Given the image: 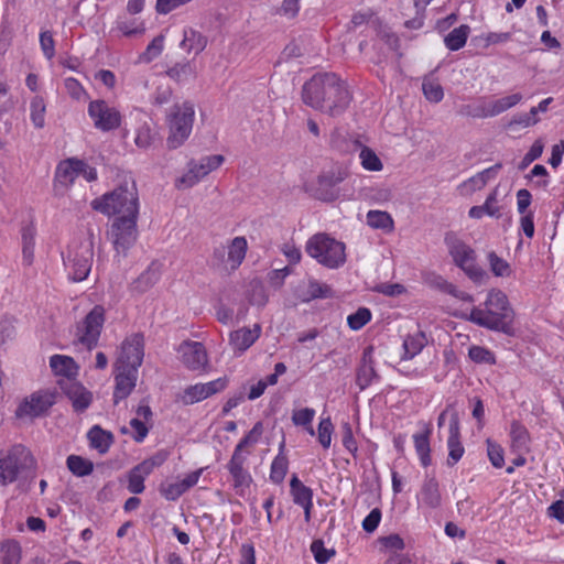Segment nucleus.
<instances>
[{
	"instance_id": "nucleus-1",
	"label": "nucleus",
	"mask_w": 564,
	"mask_h": 564,
	"mask_svg": "<svg viewBox=\"0 0 564 564\" xmlns=\"http://www.w3.org/2000/svg\"><path fill=\"white\" fill-rule=\"evenodd\" d=\"M513 316L507 295L494 289L487 295L484 310L474 307L470 311L469 321L491 330L510 334Z\"/></svg>"
},
{
	"instance_id": "nucleus-2",
	"label": "nucleus",
	"mask_w": 564,
	"mask_h": 564,
	"mask_svg": "<svg viewBox=\"0 0 564 564\" xmlns=\"http://www.w3.org/2000/svg\"><path fill=\"white\" fill-rule=\"evenodd\" d=\"M91 208L107 216H138L139 196L134 181L126 180L113 191L94 199L91 202Z\"/></svg>"
},
{
	"instance_id": "nucleus-3",
	"label": "nucleus",
	"mask_w": 564,
	"mask_h": 564,
	"mask_svg": "<svg viewBox=\"0 0 564 564\" xmlns=\"http://www.w3.org/2000/svg\"><path fill=\"white\" fill-rule=\"evenodd\" d=\"M306 252L319 264L337 269L346 262V247L326 234H316L306 242Z\"/></svg>"
},
{
	"instance_id": "nucleus-4",
	"label": "nucleus",
	"mask_w": 564,
	"mask_h": 564,
	"mask_svg": "<svg viewBox=\"0 0 564 564\" xmlns=\"http://www.w3.org/2000/svg\"><path fill=\"white\" fill-rule=\"evenodd\" d=\"M195 117L194 105L191 101L175 104L167 117L169 137L166 145L171 150L180 148L189 137Z\"/></svg>"
},
{
	"instance_id": "nucleus-5",
	"label": "nucleus",
	"mask_w": 564,
	"mask_h": 564,
	"mask_svg": "<svg viewBox=\"0 0 564 564\" xmlns=\"http://www.w3.org/2000/svg\"><path fill=\"white\" fill-rule=\"evenodd\" d=\"M444 241L453 262L474 282L481 283L487 273L476 263L475 250L454 232L446 234Z\"/></svg>"
},
{
	"instance_id": "nucleus-6",
	"label": "nucleus",
	"mask_w": 564,
	"mask_h": 564,
	"mask_svg": "<svg viewBox=\"0 0 564 564\" xmlns=\"http://www.w3.org/2000/svg\"><path fill=\"white\" fill-rule=\"evenodd\" d=\"M106 321V310L102 305H95L86 316L76 324L75 336L79 344L91 350L98 340Z\"/></svg>"
},
{
	"instance_id": "nucleus-7",
	"label": "nucleus",
	"mask_w": 564,
	"mask_h": 564,
	"mask_svg": "<svg viewBox=\"0 0 564 564\" xmlns=\"http://www.w3.org/2000/svg\"><path fill=\"white\" fill-rule=\"evenodd\" d=\"M31 452L23 445L13 446L6 457L0 459V484L8 485L17 480L19 474L34 466Z\"/></svg>"
},
{
	"instance_id": "nucleus-8",
	"label": "nucleus",
	"mask_w": 564,
	"mask_h": 564,
	"mask_svg": "<svg viewBox=\"0 0 564 564\" xmlns=\"http://www.w3.org/2000/svg\"><path fill=\"white\" fill-rule=\"evenodd\" d=\"M94 246L90 240H85L68 251L66 267L73 281H84L93 265Z\"/></svg>"
},
{
	"instance_id": "nucleus-9",
	"label": "nucleus",
	"mask_w": 564,
	"mask_h": 564,
	"mask_svg": "<svg viewBox=\"0 0 564 564\" xmlns=\"http://www.w3.org/2000/svg\"><path fill=\"white\" fill-rule=\"evenodd\" d=\"M138 216L117 217L110 227V238L118 254L126 256L138 238Z\"/></svg>"
},
{
	"instance_id": "nucleus-10",
	"label": "nucleus",
	"mask_w": 564,
	"mask_h": 564,
	"mask_svg": "<svg viewBox=\"0 0 564 564\" xmlns=\"http://www.w3.org/2000/svg\"><path fill=\"white\" fill-rule=\"evenodd\" d=\"M327 88L322 112L330 117L340 116L347 109L351 100L347 84L334 74V77H330V84Z\"/></svg>"
},
{
	"instance_id": "nucleus-11",
	"label": "nucleus",
	"mask_w": 564,
	"mask_h": 564,
	"mask_svg": "<svg viewBox=\"0 0 564 564\" xmlns=\"http://www.w3.org/2000/svg\"><path fill=\"white\" fill-rule=\"evenodd\" d=\"M88 115L94 122V127L102 132L116 130L121 124L119 110L101 99L89 102Z\"/></svg>"
},
{
	"instance_id": "nucleus-12",
	"label": "nucleus",
	"mask_w": 564,
	"mask_h": 564,
	"mask_svg": "<svg viewBox=\"0 0 564 564\" xmlns=\"http://www.w3.org/2000/svg\"><path fill=\"white\" fill-rule=\"evenodd\" d=\"M225 161L220 154L202 158L198 162L191 161L188 171L177 180V187L188 188L197 184L203 177L217 170Z\"/></svg>"
},
{
	"instance_id": "nucleus-13",
	"label": "nucleus",
	"mask_w": 564,
	"mask_h": 564,
	"mask_svg": "<svg viewBox=\"0 0 564 564\" xmlns=\"http://www.w3.org/2000/svg\"><path fill=\"white\" fill-rule=\"evenodd\" d=\"M144 338L141 334H132L122 344L115 367L131 368L138 370L143 361Z\"/></svg>"
},
{
	"instance_id": "nucleus-14",
	"label": "nucleus",
	"mask_w": 564,
	"mask_h": 564,
	"mask_svg": "<svg viewBox=\"0 0 564 564\" xmlns=\"http://www.w3.org/2000/svg\"><path fill=\"white\" fill-rule=\"evenodd\" d=\"M330 77H334V73L316 74L303 85L302 99L305 105L322 111Z\"/></svg>"
},
{
	"instance_id": "nucleus-15",
	"label": "nucleus",
	"mask_w": 564,
	"mask_h": 564,
	"mask_svg": "<svg viewBox=\"0 0 564 564\" xmlns=\"http://www.w3.org/2000/svg\"><path fill=\"white\" fill-rule=\"evenodd\" d=\"M443 495L441 485L435 476L426 475L416 495L417 509L431 511L441 508Z\"/></svg>"
},
{
	"instance_id": "nucleus-16",
	"label": "nucleus",
	"mask_w": 564,
	"mask_h": 564,
	"mask_svg": "<svg viewBox=\"0 0 564 564\" xmlns=\"http://www.w3.org/2000/svg\"><path fill=\"white\" fill-rule=\"evenodd\" d=\"M54 395L48 392L37 391L24 399L15 410L19 419L37 417L44 414L53 404Z\"/></svg>"
},
{
	"instance_id": "nucleus-17",
	"label": "nucleus",
	"mask_w": 564,
	"mask_h": 564,
	"mask_svg": "<svg viewBox=\"0 0 564 564\" xmlns=\"http://www.w3.org/2000/svg\"><path fill=\"white\" fill-rule=\"evenodd\" d=\"M181 360L189 370H205L208 365L207 351L202 343L186 340L178 347Z\"/></svg>"
},
{
	"instance_id": "nucleus-18",
	"label": "nucleus",
	"mask_w": 564,
	"mask_h": 564,
	"mask_svg": "<svg viewBox=\"0 0 564 564\" xmlns=\"http://www.w3.org/2000/svg\"><path fill=\"white\" fill-rule=\"evenodd\" d=\"M228 384L226 377L218 378L207 383H196L187 387L184 390L182 400L185 404H194L199 401L207 399L220 391H223Z\"/></svg>"
},
{
	"instance_id": "nucleus-19",
	"label": "nucleus",
	"mask_w": 564,
	"mask_h": 564,
	"mask_svg": "<svg viewBox=\"0 0 564 564\" xmlns=\"http://www.w3.org/2000/svg\"><path fill=\"white\" fill-rule=\"evenodd\" d=\"M522 94L516 93L496 100L484 102L475 109L473 116L477 118L496 117L517 106L522 100Z\"/></svg>"
},
{
	"instance_id": "nucleus-20",
	"label": "nucleus",
	"mask_w": 564,
	"mask_h": 564,
	"mask_svg": "<svg viewBox=\"0 0 564 564\" xmlns=\"http://www.w3.org/2000/svg\"><path fill=\"white\" fill-rule=\"evenodd\" d=\"M373 351L372 346H368L364 349L360 366L356 375V384L360 390H365L379 379V375L375 369Z\"/></svg>"
},
{
	"instance_id": "nucleus-21",
	"label": "nucleus",
	"mask_w": 564,
	"mask_h": 564,
	"mask_svg": "<svg viewBox=\"0 0 564 564\" xmlns=\"http://www.w3.org/2000/svg\"><path fill=\"white\" fill-rule=\"evenodd\" d=\"M113 401L117 404L130 395L137 384L138 370L116 367Z\"/></svg>"
},
{
	"instance_id": "nucleus-22",
	"label": "nucleus",
	"mask_w": 564,
	"mask_h": 564,
	"mask_svg": "<svg viewBox=\"0 0 564 564\" xmlns=\"http://www.w3.org/2000/svg\"><path fill=\"white\" fill-rule=\"evenodd\" d=\"M61 384L76 412H84L90 405L93 394L83 384L76 381H66Z\"/></svg>"
},
{
	"instance_id": "nucleus-23",
	"label": "nucleus",
	"mask_w": 564,
	"mask_h": 564,
	"mask_svg": "<svg viewBox=\"0 0 564 564\" xmlns=\"http://www.w3.org/2000/svg\"><path fill=\"white\" fill-rule=\"evenodd\" d=\"M448 458L447 464L453 466L455 465L464 454V447L459 441L460 432H459V417L456 411L451 413L449 427H448Z\"/></svg>"
},
{
	"instance_id": "nucleus-24",
	"label": "nucleus",
	"mask_w": 564,
	"mask_h": 564,
	"mask_svg": "<svg viewBox=\"0 0 564 564\" xmlns=\"http://www.w3.org/2000/svg\"><path fill=\"white\" fill-rule=\"evenodd\" d=\"M158 463L154 459H145L134 466L128 474V490L138 495L144 491V480L153 471Z\"/></svg>"
},
{
	"instance_id": "nucleus-25",
	"label": "nucleus",
	"mask_w": 564,
	"mask_h": 564,
	"mask_svg": "<svg viewBox=\"0 0 564 564\" xmlns=\"http://www.w3.org/2000/svg\"><path fill=\"white\" fill-rule=\"evenodd\" d=\"M500 169L501 164L498 163L469 177L458 186L460 195L468 196L477 191H480L486 186L490 178L495 177Z\"/></svg>"
},
{
	"instance_id": "nucleus-26",
	"label": "nucleus",
	"mask_w": 564,
	"mask_h": 564,
	"mask_svg": "<svg viewBox=\"0 0 564 564\" xmlns=\"http://www.w3.org/2000/svg\"><path fill=\"white\" fill-rule=\"evenodd\" d=\"M261 334L260 325L256 324L253 328L242 327L230 334V346L236 352H243L259 338Z\"/></svg>"
},
{
	"instance_id": "nucleus-27",
	"label": "nucleus",
	"mask_w": 564,
	"mask_h": 564,
	"mask_svg": "<svg viewBox=\"0 0 564 564\" xmlns=\"http://www.w3.org/2000/svg\"><path fill=\"white\" fill-rule=\"evenodd\" d=\"M35 236L34 223L31 220L23 224L21 228L22 263L26 267L32 265L34 261Z\"/></svg>"
},
{
	"instance_id": "nucleus-28",
	"label": "nucleus",
	"mask_w": 564,
	"mask_h": 564,
	"mask_svg": "<svg viewBox=\"0 0 564 564\" xmlns=\"http://www.w3.org/2000/svg\"><path fill=\"white\" fill-rule=\"evenodd\" d=\"M343 181L340 175L335 173H324L317 178V188L315 196L324 202H332L336 199L337 193L335 187Z\"/></svg>"
},
{
	"instance_id": "nucleus-29",
	"label": "nucleus",
	"mask_w": 564,
	"mask_h": 564,
	"mask_svg": "<svg viewBox=\"0 0 564 564\" xmlns=\"http://www.w3.org/2000/svg\"><path fill=\"white\" fill-rule=\"evenodd\" d=\"M80 166H83V160L76 158L62 161L56 169V182L65 187L70 186L79 176L78 167Z\"/></svg>"
},
{
	"instance_id": "nucleus-30",
	"label": "nucleus",
	"mask_w": 564,
	"mask_h": 564,
	"mask_svg": "<svg viewBox=\"0 0 564 564\" xmlns=\"http://www.w3.org/2000/svg\"><path fill=\"white\" fill-rule=\"evenodd\" d=\"M245 463L246 457L242 454L234 453L227 465L235 488L248 487L251 482V476L243 467Z\"/></svg>"
},
{
	"instance_id": "nucleus-31",
	"label": "nucleus",
	"mask_w": 564,
	"mask_h": 564,
	"mask_svg": "<svg viewBox=\"0 0 564 564\" xmlns=\"http://www.w3.org/2000/svg\"><path fill=\"white\" fill-rule=\"evenodd\" d=\"M425 282L446 294H449L462 301L473 302V296L466 292L459 291L453 283L448 282L442 275L436 273H429L425 276Z\"/></svg>"
},
{
	"instance_id": "nucleus-32",
	"label": "nucleus",
	"mask_w": 564,
	"mask_h": 564,
	"mask_svg": "<svg viewBox=\"0 0 564 564\" xmlns=\"http://www.w3.org/2000/svg\"><path fill=\"white\" fill-rule=\"evenodd\" d=\"M207 43L208 39L202 32L193 28H185L183 30V40L181 42V47L187 53L193 52L197 55L206 48Z\"/></svg>"
},
{
	"instance_id": "nucleus-33",
	"label": "nucleus",
	"mask_w": 564,
	"mask_h": 564,
	"mask_svg": "<svg viewBox=\"0 0 564 564\" xmlns=\"http://www.w3.org/2000/svg\"><path fill=\"white\" fill-rule=\"evenodd\" d=\"M226 248L227 268H229V270L238 269L247 253L248 243L246 238L235 237L232 240H230Z\"/></svg>"
},
{
	"instance_id": "nucleus-34",
	"label": "nucleus",
	"mask_w": 564,
	"mask_h": 564,
	"mask_svg": "<svg viewBox=\"0 0 564 564\" xmlns=\"http://www.w3.org/2000/svg\"><path fill=\"white\" fill-rule=\"evenodd\" d=\"M511 448L514 452L525 453L530 448L531 437L528 429L519 421H512L510 425Z\"/></svg>"
},
{
	"instance_id": "nucleus-35",
	"label": "nucleus",
	"mask_w": 564,
	"mask_h": 564,
	"mask_svg": "<svg viewBox=\"0 0 564 564\" xmlns=\"http://www.w3.org/2000/svg\"><path fill=\"white\" fill-rule=\"evenodd\" d=\"M432 430L429 425H424V430L421 433L413 435L414 447L420 458L422 466L427 467L432 463L431 458V446L430 435Z\"/></svg>"
},
{
	"instance_id": "nucleus-36",
	"label": "nucleus",
	"mask_w": 564,
	"mask_h": 564,
	"mask_svg": "<svg viewBox=\"0 0 564 564\" xmlns=\"http://www.w3.org/2000/svg\"><path fill=\"white\" fill-rule=\"evenodd\" d=\"M50 366L57 376H63L67 381L77 375L78 367L72 357L54 355L50 358Z\"/></svg>"
},
{
	"instance_id": "nucleus-37",
	"label": "nucleus",
	"mask_w": 564,
	"mask_h": 564,
	"mask_svg": "<svg viewBox=\"0 0 564 564\" xmlns=\"http://www.w3.org/2000/svg\"><path fill=\"white\" fill-rule=\"evenodd\" d=\"M87 438L91 448L100 454H105L113 443V435L102 430L99 425H94L87 433Z\"/></svg>"
},
{
	"instance_id": "nucleus-38",
	"label": "nucleus",
	"mask_w": 564,
	"mask_h": 564,
	"mask_svg": "<svg viewBox=\"0 0 564 564\" xmlns=\"http://www.w3.org/2000/svg\"><path fill=\"white\" fill-rule=\"evenodd\" d=\"M427 338L425 333L422 330H416L413 334H409L403 340V355L402 359H412L416 355H419L422 349L426 346Z\"/></svg>"
},
{
	"instance_id": "nucleus-39",
	"label": "nucleus",
	"mask_w": 564,
	"mask_h": 564,
	"mask_svg": "<svg viewBox=\"0 0 564 564\" xmlns=\"http://www.w3.org/2000/svg\"><path fill=\"white\" fill-rule=\"evenodd\" d=\"M160 276L161 272L159 265L152 263L133 281L131 288L138 293H144L159 281Z\"/></svg>"
},
{
	"instance_id": "nucleus-40",
	"label": "nucleus",
	"mask_w": 564,
	"mask_h": 564,
	"mask_svg": "<svg viewBox=\"0 0 564 564\" xmlns=\"http://www.w3.org/2000/svg\"><path fill=\"white\" fill-rule=\"evenodd\" d=\"M291 495L293 497V501L299 506H307L313 502V491L311 488L306 487L296 475L291 478L290 481Z\"/></svg>"
},
{
	"instance_id": "nucleus-41",
	"label": "nucleus",
	"mask_w": 564,
	"mask_h": 564,
	"mask_svg": "<svg viewBox=\"0 0 564 564\" xmlns=\"http://www.w3.org/2000/svg\"><path fill=\"white\" fill-rule=\"evenodd\" d=\"M166 75L176 83H186L196 77L195 66L191 62L175 63L166 70Z\"/></svg>"
},
{
	"instance_id": "nucleus-42",
	"label": "nucleus",
	"mask_w": 564,
	"mask_h": 564,
	"mask_svg": "<svg viewBox=\"0 0 564 564\" xmlns=\"http://www.w3.org/2000/svg\"><path fill=\"white\" fill-rule=\"evenodd\" d=\"M283 451H284V442L280 445V452L274 457V459L271 464L270 479L274 484H281L284 480L285 475L288 473L289 460H288V457L285 456V454L283 453Z\"/></svg>"
},
{
	"instance_id": "nucleus-43",
	"label": "nucleus",
	"mask_w": 564,
	"mask_h": 564,
	"mask_svg": "<svg viewBox=\"0 0 564 564\" xmlns=\"http://www.w3.org/2000/svg\"><path fill=\"white\" fill-rule=\"evenodd\" d=\"M366 218L367 225L373 229H381L388 232L393 230L394 223L388 212L369 210Z\"/></svg>"
},
{
	"instance_id": "nucleus-44",
	"label": "nucleus",
	"mask_w": 564,
	"mask_h": 564,
	"mask_svg": "<svg viewBox=\"0 0 564 564\" xmlns=\"http://www.w3.org/2000/svg\"><path fill=\"white\" fill-rule=\"evenodd\" d=\"M470 28L466 24L455 28L444 39L446 47L451 51L460 50L466 44Z\"/></svg>"
},
{
	"instance_id": "nucleus-45",
	"label": "nucleus",
	"mask_w": 564,
	"mask_h": 564,
	"mask_svg": "<svg viewBox=\"0 0 564 564\" xmlns=\"http://www.w3.org/2000/svg\"><path fill=\"white\" fill-rule=\"evenodd\" d=\"M21 560V546L13 540H8L0 545V564H19Z\"/></svg>"
},
{
	"instance_id": "nucleus-46",
	"label": "nucleus",
	"mask_w": 564,
	"mask_h": 564,
	"mask_svg": "<svg viewBox=\"0 0 564 564\" xmlns=\"http://www.w3.org/2000/svg\"><path fill=\"white\" fill-rule=\"evenodd\" d=\"M67 468L77 477L88 476L94 470V464L78 455H69L66 459Z\"/></svg>"
},
{
	"instance_id": "nucleus-47",
	"label": "nucleus",
	"mask_w": 564,
	"mask_h": 564,
	"mask_svg": "<svg viewBox=\"0 0 564 564\" xmlns=\"http://www.w3.org/2000/svg\"><path fill=\"white\" fill-rule=\"evenodd\" d=\"M158 139V132L147 122L141 124L135 132L134 143L138 148L147 150L151 148Z\"/></svg>"
},
{
	"instance_id": "nucleus-48",
	"label": "nucleus",
	"mask_w": 564,
	"mask_h": 564,
	"mask_svg": "<svg viewBox=\"0 0 564 564\" xmlns=\"http://www.w3.org/2000/svg\"><path fill=\"white\" fill-rule=\"evenodd\" d=\"M359 159L362 167L367 171L379 172L383 167L381 160L375 151L368 147L361 148Z\"/></svg>"
},
{
	"instance_id": "nucleus-49",
	"label": "nucleus",
	"mask_w": 564,
	"mask_h": 564,
	"mask_svg": "<svg viewBox=\"0 0 564 564\" xmlns=\"http://www.w3.org/2000/svg\"><path fill=\"white\" fill-rule=\"evenodd\" d=\"M30 109H31V120H32L34 127L37 129L43 128L45 124L44 116H45V110H46L44 99L40 96H35L31 100Z\"/></svg>"
},
{
	"instance_id": "nucleus-50",
	"label": "nucleus",
	"mask_w": 564,
	"mask_h": 564,
	"mask_svg": "<svg viewBox=\"0 0 564 564\" xmlns=\"http://www.w3.org/2000/svg\"><path fill=\"white\" fill-rule=\"evenodd\" d=\"M469 358L477 364L495 365L496 358L492 351L489 349L474 345L468 350Z\"/></svg>"
},
{
	"instance_id": "nucleus-51",
	"label": "nucleus",
	"mask_w": 564,
	"mask_h": 564,
	"mask_svg": "<svg viewBox=\"0 0 564 564\" xmlns=\"http://www.w3.org/2000/svg\"><path fill=\"white\" fill-rule=\"evenodd\" d=\"M371 319V312L367 307L358 308L347 317V324L352 330L362 328Z\"/></svg>"
},
{
	"instance_id": "nucleus-52",
	"label": "nucleus",
	"mask_w": 564,
	"mask_h": 564,
	"mask_svg": "<svg viewBox=\"0 0 564 564\" xmlns=\"http://www.w3.org/2000/svg\"><path fill=\"white\" fill-rule=\"evenodd\" d=\"M117 28L124 36H133L144 32L143 23L138 22L135 19H119Z\"/></svg>"
},
{
	"instance_id": "nucleus-53",
	"label": "nucleus",
	"mask_w": 564,
	"mask_h": 564,
	"mask_svg": "<svg viewBox=\"0 0 564 564\" xmlns=\"http://www.w3.org/2000/svg\"><path fill=\"white\" fill-rule=\"evenodd\" d=\"M422 89L425 98L432 102H440L444 97L442 86L435 80L425 79Z\"/></svg>"
},
{
	"instance_id": "nucleus-54",
	"label": "nucleus",
	"mask_w": 564,
	"mask_h": 564,
	"mask_svg": "<svg viewBox=\"0 0 564 564\" xmlns=\"http://www.w3.org/2000/svg\"><path fill=\"white\" fill-rule=\"evenodd\" d=\"M263 431L261 422H257L249 433L237 444L234 453L242 454V449L249 445L256 444Z\"/></svg>"
},
{
	"instance_id": "nucleus-55",
	"label": "nucleus",
	"mask_w": 564,
	"mask_h": 564,
	"mask_svg": "<svg viewBox=\"0 0 564 564\" xmlns=\"http://www.w3.org/2000/svg\"><path fill=\"white\" fill-rule=\"evenodd\" d=\"M488 261L492 273L497 276H509L511 269L509 263L502 258L498 257L496 252L488 254Z\"/></svg>"
},
{
	"instance_id": "nucleus-56",
	"label": "nucleus",
	"mask_w": 564,
	"mask_h": 564,
	"mask_svg": "<svg viewBox=\"0 0 564 564\" xmlns=\"http://www.w3.org/2000/svg\"><path fill=\"white\" fill-rule=\"evenodd\" d=\"M334 431V425L329 417L322 419L318 424V442L325 448H329L332 444V434Z\"/></svg>"
},
{
	"instance_id": "nucleus-57",
	"label": "nucleus",
	"mask_w": 564,
	"mask_h": 564,
	"mask_svg": "<svg viewBox=\"0 0 564 564\" xmlns=\"http://www.w3.org/2000/svg\"><path fill=\"white\" fill-rule=\"evenodd\" d=\"M487 454L490 463L496 468H501L505 464L503 448L496 442L487 440Z\"/></svg>"
},
{
	"instance_id": "nucleus-58",
	"label": "nucleus",
	"mask_w": 564,
	"mask_h": 564,
	"mask_svg": "<svg viewBox=\"0 0 564 564\" xmlns=\"http://www.w3.org/2000/svg\"><path fill=\"white\" fill-rule=\"evenodd\" d=\"M311 551L318 564L327 563L335 555V551L326 549L323 541L321 540H315L312 542Z\"/></svg>"
},
{
	"instance_id": "nucleus-59",
	"label": "nucleus",
	"mask_w": 564,
	"mask_h": 564,
	"mask_svg": "<svg viewBox=\"0 0 564 564\" xmlns=\"http://www.w3.org/2000/svg\"><path fill=\"white\" fill-rule=\"evenodd\" d=\"M40 45L47 59H52L55 56V41L50 31H42L40 33Z\"/></svg>"
},
{
	"instance_id": "nucleus-60",
	"label": "nucleus",
	"mask_w": 564,
	"mask_h": 564,
	"mask_svg": "<svg viewBox=\"0 0 564 564\" xmlns=\"http://www.w3.org/2000/svg\"><path fill=\"white\" fill-rule=\"evenodd\" d=\"M543 143L541 140H536L528 151V153L523 156L519 169L524 170L527 166H529L533 161L538 160L542 153H543Z\"/></svg>"
},
{
	"instance_id": "nucleus-61",
	"label": "nucleus",
	"mask_w": 564,
	"mask_h": 564,
	"mask_svg": "<svg viewBox=\"0 0 564 564\" xmlns=\"http://www.w3.org/2000/svg\"><path fill=\"white\" fill-rule=\"evenodd\" d=\"M160 492L166 500L174 501L178 499L185 492V490L181 481H177L173 484L161 485Z\"/></svg>"
},
{
	"instance_id": "nucleus-62",
	"label": "nucleus",
	"mask_w": 564,
	"mask_h": 564,
	"mask_svg": "<svg viewBox=\"0 0 564 564\" xmlns=\"http://www.w3.org/2000/svg\"><path fill=\"white\" fill-rule=\"evenodd\" d=\"M315 416V410L311 408L300 409L293 412L292 422L297 426L310 425Z\"/></svg>"
},
{
	"instance_id": "nucleus-63",
	"label": "nucleus",
	"mask_w": 564,
	"mask_h": 564,
	"mask_svg": "<svg viewBox=\"0 0 564 564\" xmlns=\"http://www.w3.org/2000/svg\"><path fill=\"white\" fill-rule=\"evenodd\" d=\"M64 86L67 94L76 100H80L87 95L82 84L73 77L66 78L64 80Z\"/></svg>"
},
{
	"instance_id": "nucleus-64",
	"label": "nucleus",
	"mask_w": 564,
	"mask_h": 564,
	"mask_svg": "<svg viewBox=\"0 0 564 564\" xmlns=\"http://www.w3.org/2000/svg\"><path fill=\"white\" fill-rule=\"evenodd\" d=\"M308 294L311 299H326L332 296V289L317 281H311L308 283Z\"/></svg>"
}]
</instances>
